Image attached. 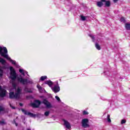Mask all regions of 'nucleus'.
<instances>
[{"mask_svg": "<svg viewBox=\"0 0 130 130\" xmlns=\"http://www.w3.org/2000/svg\"><path fill=\"white\" fill-rule=\"evenodd\" d=\"M89 122V119L87 118L83 119L82 120V126L84 128H87V127H90V125L88 124Z\"/></svg>", "mask_w": 130, "mask_h": 130, "instance_id": "nucleus-3", "label": "nucleus"}, {"mask_svg": "<svg viewBox=\"0 0 130 130\" xmlns=\"http://www.w3.org/2000/svg\"><path fill=\"white\" fill-rule=\"evenodd\" d=\"M95 47L98 50H100V49H101V47H100V45L97 43H95Z\"/></svg>", "mask_w": 130, "mask_h": 130, "instance_id": "nucleus-20", "label": "nucleus"}, {"mask_svg": "<svg viewBox=\"0 0 130 130\" xmlns=\"http://www.w3.org/2000/svg\"><path fill=\"white\" fill-rule=\"evenodd\" d=\"M26 130H31V129H30V128H27L26 129Z\"/></svg>", "mask_w": 130, "mask_h": 130, "instance_id": "nucleus-39", "label": "nucleus"}, {"mask_svg": "<svg viewBox=\"0 0 130 130\" xmlns=\"http://www.w3.org/2000/svg\"><path fill=\"white\" fill-rule=\"evenodd\" d=\"M14 122H15L16 126H18V124L17 123V122H16V121H15V120H14Z\"/></svg>", "mask_w": 130, "mask_h": 130, "instance_id": "nucleus-36", "label": "nucleus"}, {"mask_svg": "<svg viewBox=\"0 0 130 130\" xmlns=\"http://www.w3.org/2000/svg\"><path fill=\"white\" fill-rule=\"evenodd\" d=\"M55 99H56V100H57V101H58V102H60V99H59V98L57 96H55Z\"/></svg>", "mask_w": 130, "mask_h": 130, "instance_id": "nucleus-31", "label": "nucleus"}, {"mask_svg": "<svg viewBox=\"0 0 130 130\" xmlns=\"http://www.w3.org/2000/svg\"><path fill=\"white\" fill-rule=\"evenodd\" d=\"M21 94H22V89L18 87L15 91V95L18 99H20Z\"/></svg>", "mask_w": 130, "mask_h": 130, "instance_id": "nucleus-7", "label": "nucleus"}, {"mask_svg": "<svg viewBox=\"0 0 130 130\" xmlns=\"http://www.w3.org/2000/svg\"><path fill=\"white\" fill-rule=\"evenodd\" d=\"M47 79V76H42L40 78L41 81H44V80H46Z\"/></svg>", "mask_w": 130, "mask_h": 130, "instance_id": "nucleus-22", "label": "nucleus"}, {"mask_svg": "<svg viewBox=\"0 0 130 130\" xmlns=\"http://www.w3.org/2000/svg\"><path fill=\"white\" fill-rule=\"evenodd\" d=\"M17 73L16 71L14 69L13 67H10V78L12 80V84L13 86H16L15 84V81L16 79H17V80L19 83L25 85V84H33V81L32 80H28L27 79H23L22 77H17Z\"/></svg>", "mask_w": 130, "mask_h": 130, "instance_id": "nucleus-1", "label": "nucleus"}, {"mask_svg": "<svg viewBox=\"0 0 130 130\" xmlns=\"http://www.w3.org/2000/svg\"><path fill=\"white\" fill-rule=\"evenodd\" d=\"M125 27L126 30H130V24L129 23H125Z\"/></svg>", "mask_w": 130, "mask_h": 130, "instance_id": "nucleus-18", "label": "nucleus"}, {"mask_svg": "<svg viewBox=\"0 0 130 130\" xmlns=\"http://www.w3.org/2000/svg\"><path fill=\"white\" fill-rule=\"evenodd\" d=\"M96 5L98 7H99V8H101V7L103 6V3L102 2H98L96 3Z\"/></svg>", "mask_w": 130, "mask_h": 130, "instance_id": "nucleus-17", "label": "nucleus"}, {"mask_svg": "<svg viewBox=\"0 0 130 130\" xmlns=\"http://www.w3.org/2000/svg\"><path fill=\"white\" fill-rule=\"evenodd\" d=\"M118 0H113L114 3H117Z\"/></svg>", "mask_w": 130, "mask_h": 130, "instance_id": "nucleus-37", "label": "nucleus"}, {"mask_svg": "<svg viewBox=\"0 0 130 130\" xmlns=\"http://www.w3.org/2000/svg\"><path fill=\"white\" fill-rule=\"evenodd\" d=\"M19 105H20V106L22 107V106H23V104L19 103Z\"/></svg>", "mask_w": 130, "mask_h": 130, "instance_id": "nucleus-38", "label": "nucleus"}, {"mask_svg": "<svg viewBox=\"0 0 130 130\" xmlns=\"http://www.w3.org/2000/svg\"><path fill=\"white\" fill-rule=\"evenodd\" d=\"M24 91L25 92V93H32V90L27 87L24 88Z\"/></svg>", "mask_w": 130, "mask_h": 130, "instance_id": "nucleus-14", "label": "nucleus"}, {"mask_svg": "<svg viewBox=\"0 0 130 130\" xmlns=\"http://www.w3.org/2000/svg\"><path fill=\"white\" fill-rule=\"evenodd\" d=\"M62 120L64 122V125L66 126V127L67 128H68V129H70V128H71V127L70 122H69V121H68L67 120H66L64 119H63Z\"/></svg>", "mask_w": 130, "mask_h": 130, "instance_id": "nucleus-9", "label": "nucleus"}, {"mask_svg": "<svg viewBox=\"0 0 130 130\" xmlns=\"http://www.w3.org/2000/svg\"><path fill=\"white\" fill-rule=\"evenodd\" d=\"M106 0H101L102 3H106Z\"/></svg>", "mask_w": 130, "mask_h": 130, "instance_id": "nucleus-34", "label": "nucleus"}, {"mask_svg": "<svg viewBox=\"0 0 130 130\" xmlns=\"http://www.w3.org/2000/svg\"><path fill=\"white\" fill-rule=\"evenodd\" d=\"M0 124L1 125H4V124H6V123L5 121H0Z\"/></svg>", "mask_w": 130, "mask_h": 130, "instance_id": "nucleus-30", "label": "nucleus"}, {"mask_svg": "<svg viewBox=\"0 0 130 130\" xmlns=\"http://www.w3.org/2000/svg\"><path fill=\"white\" fill-rule=\"evenodd\" d=\"M45 84H46V85H48V86H49V87H51L52 86V82L50 80H48L46 82H45Z\"/></svg>", "mask_w": 130, "mask_h": 130, "instance_id": "nucleus-15", "label": "nucleus"}, {"mask_svg": "<svg viewBox=\"0 0 130 130\" xmlns=\"http://www.w3.org/2000/svg\"><path fill=\"white\" fill-rule=\"evenodd\" d=\"M49 113H50V112H49V111H46V112H45L44 115H45V116H48L49 115Z\"/></svg>", "mask_w": 130, "mask_h": 130, "instance_id": "nucleus-26", "label": "nucleus"}, {"mask_svg": "<svg viewBox=\"0 0 130 130\" xmlns=\"http://www.w3.org/2000/svg\"><path fill=\"white\" fill-rule=\"evenodd\" d=\"M19 73L23 75L24 77H25V74L27 75L28 77H30V76L28 75V72L25 71L23 69H19Z\"/></svg>", "mask_w": 130, "mask_h": 130, "instance_id": "nucleus-12", "label": "nucleus"}, {"mask_svg": "<svg viewBox=\"0 0 130 130\" xmlns=\"http://www.w3.org/2000/svg\"><path fill=\"white\" fill-rule=\"evenodd\" d=\"M89 37L91 38L93 42H95V37L93 36V35H89Z\"/></svg>", "mask_w": 130, "mask_h": 130, "instance_id": "nucleus-21", "label": "nucleus"}, {"mask_svg": "<svg viewBox=\"0 0 130 130\" xmlns=\"http://www.w3.org/2000/svg\"><path fill=\"white\" fill-rule=\"evenodd\" d=\"M0 62H1V63L2 64H5L6 63V61L5 59H4V58L0 57Z\"/></svg>", "mask_w": 130, "mask_h": 130, "instance_id": "nucleus-19", "label": "nucleus"}, {"mask_svg": "<svg viewBox=\"0 0 130 130\" xmlns=\"http://www.w3.org/2000/svg\"><path fill=\"white\" fill-rule=\"evenodd\" d=\"M6 93H7V90L5 89L2 90L0 93V97H4L6 96Z\"/></svg>", "mask_w": 130, "mask_h": 130, "instance_id": "nucleus-13", "label": "nucleus"}, {"mask_svg": "<svg viewBox=\"0 0 130 130\" xmlns=\"http://www.w3.org/2000/svg\"><path fill=\"white\" fill-rule=\"evenodd\" d=\"M52 89L54 93H57L60 91V88H59V86H58V83H57L56 85H55Z\"/></svg>", "mask_w": 130, "mask_h": 130, "instance_id": "nucleus-8", "label": "nucleus"}, {"mask_svg": "<svg viewBox=\"0 0 130 130\" xmlns=\"http://www.w3.org/2000/svg\"><path fill=\"white\" fill-rule=\"evenodd\" d=\"M9 98L10 99H18V98L16 96V94L14 92L9 93Z\"/></svg>", "mask_w": 130, "mask_h": 130, "instance_id": "nucleus-10", "label": "nucleus"}, {"mask_svg": "<svg viewBox=\"0 0 130 130\" xmlns=\"http://www.w3.org/2000/svg\"><path fill=\"white\" fill-rule=\"evenodd\" d=\"M16 118H18V117Z\"/></svg>", "mask_w": 130, "mask_h": 130, "instance_id": "nucleus-40", "label": "nucleus"}, {"mask_svg": "<svg viewBox=\"0 0 130 130\" xmlns=\"http://www.w3.org/2000/svg\"><path fill=\"white\" fill-rule=\"evenodd\" d=\"M81 19L82 21H86V17L84 16H81Z\"/></svg>", "mask_w": 130, "mask_h": 130, "instance_id": "nucleus-27", "label": "nucleus"}, {"mask_svg": "<svg viewBox=\"0 0 130 130\" xmlns=\"http://www.w3.org/2000/svg\"><path fill=\"white\" fill-rule=\"evenodd\" d=\"M83 115H88V114H89V113H88V112L86 111H83Z\"/></svg>", "mask_w": 130, "mask_h": 130, "instance_id": "nucleus-28", "label": "nucleus"}, {"mask_svg": "<svg viewBox=\"0 0 130 130\" xmlns=\"http://www.w3.org/2000/svg\"><path fill=\"white\" fill-rule=\"evenodd\" d=\"M4 108L3 107H0V112H2V111H4Z\"/></svg>", "mask_w": 130, "mask_h": 130, "instance_id": "nucleus-32", "label": "nucleus"}, {"mask_svg": "<svg viewBox=\"0 0 130 130\" xmlns=\"http://www.w3.org/2000/svg\"><path fill=\"white\" fill-rule=\"evenodd\" d=\"M41 104V102L39 100H35L33 103L31 104V106L34 108H38L40 105Z\"/></svg>", "mask_w": 130, "mask_h": 130, "instance_id": "nucleus-5", "label": "nucleus"}, {"mask_svg": "<svg viewBox=\"0 0 130 130\" xmlns=\"http://www.w3.org/2000/svg\"><path fill=\"white\" fill-rule=\"evenodd\" d=\"M42 103L45 105L47 108H51V107H52L51 104H50V103L48 102V101H47L46 99H44Z\"/></svg>", "mask_w": 130, "mask_h": 130, "instance_id": "nucleus-6", "label": "nucleus"}, {"mask_svg": "<svg viewBox=\"0 0 130 130\" xmlns=\"http://www.w3.org/2000/svg\"><path fill=\"white\" fill-rule=\"evenodd\" d=\"M120 22H122L123 23H125V19L124 18V17H121L120 19Z\"/></svg>", "mask_w": 130, "mask_h": 130, "instance_id": "nucleus-24", "label": "nucleus"}, {"mask_svg": "<svg viewBox=\"0 0 130 130\" xmlns=\"http://www.w3.org/2000/svg\"><path fill=\"white\" fill-rule=\"evenodd\" d=\"M40 93H46V91L45 90V89L42 88V87H41V86H40V85L38 84L37 86Z\"/></svg>", "mask_w": 130, "mask_h": 130, "instance_id": "nucleus-11", "label": "nucleus"}, {"mask_svg": "<svg viewBox=\"0 0 130 130\" xmlns=\"http://www.w3.org/2000/svg\"><path fill=\"white\" fill-rule=\"evenodd\" d=\"M3 90H4V89H3V88H2V86H0V91H1V92L2 91H3Z\"/></svg>", "mask_w": 130, "mask_h": 130, "instance_id": "nucleus-35", "label": "nucleus"}, {"mask_svg": "<svg viewBox=\"0 0 130 130\" xmlns=\"http://www.w3.org/2000/svg\"><path fill=\"white\" fill-rule=\"evenodd\" d=\"M126 122V120H125V119H122L121 121V124H123V123H125Z\"/></svg>", "mask_w": 130, "mask_h": 130, "instance_id": "nucleus-29", "label": "nucleus"}, {"mask_svg": "<svg viewBox=\"0 0 130 130\" xmlns=\"http://www.w3.org/2000/svg\"><path fill=\"white\" fill-rule=\"evenodd\" d=\"M21 111L25 114V115H28V116H30V117H34V118L36 117V114L28 112L24 109H21Z\"/></svg>", "mask_w": 130, "mask_h": 130, "instance_id": "nucleus-4", "label": "nucleus"}, {"mask_svg": "<svg viewBox=\"0 0 130 130\" xmlns=\"http://www.w3.org/2000/svg\"><path fill=\"white\" fill-rule=\"evenodd\" d=\"M0 55L1 56L8 59V60H10V62H12V64H14L16 68H19V65L17 64L16 61L12 59L11 57H9V55H8V49H7L6 47H3L2 48L0 46Z\"/></svg>", "mask_w": 130, "mask_h": 130, "instance_id": "nucleus-2", "label": "nucleus"}, {"mask_svg": "<svg viewBox=\"0 0 130 130\" xmlns=\"http://www.w3.org/2000/svg\"><path fill=\"white\" fill-rule=\"evenodd\" d=\"M110 5H111L110 1H106L105 2V7H108H108H110Z\"/></svg>", "mask_w": 130, "mask_h": 130, "instance_id": "nucleus-16", "label": "nucleus"}, {"mask_svg": "<svg viewBox=\"0 0 130 130\" xmlns=\"http://www.w3.org/2000/svg\"><path fill=\"white\" fill-rule=\"evenodd\" d=\"M4 74V71L3 70L0 69V77L2 78L3 77Z\"/></svg>", "mask_w": 130, "mask_h": 130, "instance_id": "nucleus-25", "label": "nucleus"}, {"mask_svg": "<svg viewBox=\"0 0 130 130\" xmlns=\"http://www.w3.org/2000/svg\"><path fill=\"white\" fill-rule=\"evenodd\" d=\"M108 122H111V119H110V115L108 114L107 117Z\"/></svg>", "mask_w": 130, "mask_h": 130, "instance_id": "nucleus-23", "label": "nucleus"}, {"mask_svg": "<svg viewBox=\"0 0 130 130\" xmlns=\"http://www.w3.org/2000/svg\"><path fill=\"white\" fill-rule=\"evenodd\" d=\"M10 105V107H11V108H12V109H16V107H13L12 106V105Z\"/></svg>", "mask_w": 130, "mask_h": 130, "instance_id": "nucleus-33", "label": "nucleus"}]
</instances>
